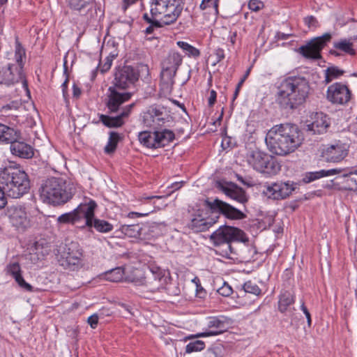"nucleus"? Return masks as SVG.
Returning a JSON list of instances; mask_svg holds the SVG:
<instances>
[{
	"mask_svg": "<svg viewBox=\"0 0 357 357\" xmlns=\"http://www.w3.org/2000/svg\"><path fill=\"white\" fill-rule=\"evenodd\" d=\"M177 45L184 50L189 56L198 57L200 55V52L196 47L190 45L184 41H178Z\"/></svg>",
	"mask_w": 357,
	"mask_h": 357,
	"instance_id": "42",
	"label": "nucleus"
},
{
	"mask_svg": "<svg viewBox=\"0 0 357 357\" xmlns=\"http://www.w3.org/2000/svg\"><path fill=\"white\" fill-rule=\"evenodd\" d=\"M214 54L215 56V61L213 63V65H215L217 63H219L225 58L224 50L221 48L215 50Z\"/></svg>",
	"mask_w": 357,
	"mask_h": 357,
	"instance_id": "53",
	"label": "nucleus"
},
{
	"mask_svg": "<svg viewBox=\"0 0 357 357\" xmlns=\"http://www.w3.org/2000/svg\"><path fill=\"white\" fill-rule=\"evenodd\" d=\"M331 34L326 33L321 36L312 39L305 45L299 48V52L305 58L310 59H319L321 51L331 39Z\"/></svg>",
	"mask_w": 357,
	"mask_h": 357,
	"instance_id": "11",
	"label": "nucleus"
},
{
	"mask_svg": "<svg viewBox=\"0 0 357 357\" xmlns=\"http://www.w3.org/2000/svg\"><path fill=\"white\" fill-rule=\"evenodd\" d=\"M82 93L81 89L76 84H73V96L76 98H78Z\"/></svg>",
	"mask_w": 357,
	"mask_h": 357,
	"instance_id": "60",
	"label": "nucleus"
},
{
	"mask_svg": "<svg viewBox=\"0 0 357 357\" xmlns=\"http://www.w3.org/2000/svg\"><path fill=\"white\" fill-rule=\"evenodd\" d=\"M340 172L341 169H331L328 170L322 169L319 172H309L305 176L303 181L305 183H310L316 179H319L324 176L334 175Z\"/></svg>",
	"mask_w": 357,
	"mask_h": 357,
	"instance_id": "34",
	"label": "nucleus"
},
{
	"mask_svg": "<svg viewBox=\"0 0 357 357\" xmlns=\"http://www.w3.org/2000/svg\"><path fill=\"white\" fill-rule=\"evenodd\" d=\"M153 130L155 134L157 149L165 146L174 139V133L170 130L160 128Z\"/></svg>",
	"mask_w": 357,
	"mask_h": 357,
	"instance_id": "30",
	"label": "nucleus"
},
{
	"mask_svg": "<svg viewBox=\"0 0 357 357\" xmlns=\"http://www.w3.org/2000/svg\"><path fill=\"white\" fill-rule=\"evenodd\" d=\"M346 189L357 192V170L343 174Z\"/></svg>",
	"mask_w": 357,
	"mask_h": 357,
	"instance_id": "37",
	"label": "nucleus"
},
{
	"mask_svg": "<svg viewBox=\"0 0 357 357\" xmlns=\"http://www.w3.org/2000/svg\"><path fill=\"white\" fill-rule=\"evenodd\" d=\"M5 195L6 194L3 188H1V187L0 186V209L3 208L7 203Z\"/></svg>",
	"mask_w": 357,
	"mask_h": 357,
	"instance_id": "55",
	"label": "nucleus"
},
{
	"mask_svg": "<svg viewBox=\"0 0 357 357\" xmlns=\"http://www.w3.org/2000/svg\"><path fill=\"white\" fill-rule=\"evenodd\" d=\"M150 274L145 277L144 278H133L132 280H129L131 282L134 283L135 285H146L151 291H155L159 289L162 286L161 284H155V286H151V280L153 279L156 282H160L162 279H164L165 273L164 271L159 267L152 266L149 269Z\"/></svg>",
	"mask_w": 357,
	"mask_h": 357,
	"instance_id": "20",
	"label": "nucleus"
},
{
	"mask_svg": "<svg viewBox=\"0 0 357 357\" xmlns=\"http://www.w3.org/2000/svg\"><path fill=\"white\" fill-rule=\"evenodd\" d=\"M353 46V43L347 39H341L333 43L335 49L340 50L349 55L356 54V50L354 49Z\"/></svg>",
	"mask_w": 357,
	"mask_h": 357,
	"instance_id": "35",
	"label": "nucleus"
},
{
	"mask_svg": "<svg viewBox=\"0 0 357 357\" xmlns=\"http://www.w3.org/2000/svg\"><path fill=\"white\" fill-rule=\"evenodd\" d=\"M20 138V132L14 128L0 123V144H9Z\"/></svg>",
	"mask_w": 357,
	"mask_h": 357,
	"instance_id": "31",
	"label": "nucleus"
},
{
	"mask_svg": "<svg viewBox=\"0 0 357 357\" xmlns=\"http://www.w3.org/2000/svg\"><path fill=\"white\" fill-rule=\"evenodd\" d=\"M330 119L322 112H317L313 121L307 125V130L312 131L313 134H323L326 132L330 126Z\"/></svg>",
	"mask_w": 357,
	"mask_h": 357,
	"instance_id": "25",
	"label": "nucleus"
},
{
	"mask_svg": "<svg viewBox=\"0 0 357 357\" xmlns=\"http://www.w3.org/2000/svg\"><path fill=\"white\" fill-rule=\"evenodd\" d=\"M215 185L226 196L238 203L245 204L248 201L245 191L236 183L221 180L216 181Z\"/></svg>",
	"mask_w": 357,
	"mask_h": 357,
	"instance_id": "17",
	"label": "nucleus"
},
{
	"mask_svg": "<svg viewBox=\"0 0 357 357\" xmlns=\"http://www.w3.org/2000/svg\"><path fill=\"white\" fill-rule=\"evenodd\" d=\"M15 282L17 283V284L20 286V288L22 289L31 292L33 291V287L27 283L23 278L22 275H18L16 276V278L15 279Z\"/></svg>",
	"mask_w": 357,
	"mask_h": 357,
	"instance_id": "48",
	"label": "nucleus"
},
{
	"mask_svg": "<svg viewBox=\"0 0 357 357\" xmlns=\"http://www.w3.org/2000/svg\"><path fill=\"white\" fill-rule=\"evenodd\" d=\"M208 328H215V331H206L203 333H198L189 338H198V337H205L209 336H215L222 333L225 331V321L219 319L217 317H213L210 319L208 322Z\"/></svg>",
	"mask_w": 357,
	"mask_h": 357,
	"instance_id": "26",
	"label": "nucleus"
},
{
	"mask_svg": "<svg viewBox=\"0 0 357 357\" xmlns=\"http://www.w3.org/2000/svg\"><path fill=\"white\" fill-rule=\"evenodd\" d=\"M154 130L151 131H142L138 135V139L139 142L144 146L149 149H157L156 139Z\"/></svg>",
	"mask_w": 357,
	"mask_h": 357,
	"instance_id": "33",
	"label": "nucleus"
},
{
	"mask_svg": "<svg viewBox=\"0 0 357 357\" xmlns=\"http://www.w3.org/2000/svg\"><path fill=\"white\" fill-rule=\"evenodd\" d=\"M205 347V343L202 340H196L190 342L185 347V352L190 354L192 352L200 351Z\"/></svg>",
	"mask_w": 357,
	"mask_h": 357,
	"instance_id": "44",
	"label": "nucleus"
},
{
	"mask_svg": "<svg viewBox=\"0 0 357 357\" xmlns=\"http://www.w3.org/2000/svg\"><path fill=\"white\" fill-rule=\"evenodd\" d=\"M205 205L210 208L212 212H218L224 215L228 219L243 220L246 217L245 214L241 211L219 199H215L212 202L206 199Z\"/></svg>",
	"mask_w": 357,
	"mask_h": 357,
	"instance_id": "14",
	"label": "nucleus"
},
{
	"mask_svg": "<svg viewBox=\"0 0 357 357\" xmlns=\"http://www.w3.org/2000/svg\"><path fill=\"white\" fill-rule=\"evenodd\" d=\"M151 15L164 24L175 22L183 10L181 0H152Z\"/></svg>",
	"mask_w": 357,
	"mask_h": 357,
	"instance_id": "6",
	"label": "nucleus"
},
{
	"mask_svg": "<svg viewBox=\"0 0 357 357\" xmlns=\"http://www.w3.org/2000/svg\"><path fill=\"white\" fill-rule=\"evenodd\" d=\"M8 273L13 277L14 279L16 276L21 275V268L18 262L11 263L7 266Z\"/></svg>",
	"mask_w": 357,
	"mask_h": 357,
	"instance_id": "47",
	"label": "nucleus"
},
{
	"mask_svg": "<svg viewBox=\"0 0 357 357\" xmlns=\"http://www.w3.org/2000/svg\"><path fill=\"white\" fill-rule=\"evenodd\" d=\"M290 34H286L282 32H277L275 37L278 40H287L290 36Z\"/></svg>",
	"mask_w": 357,
	"mask_h": 357,
	"instance_id": "62",
	"label": "nucleus"
},
{
	"mask_svg": "<svg viewBox=\"0 0 357 357\" xmlns=\"http://www.w3.org/2000/svg\"><path fill=\"white\" fill-rule=\"evenodd\" d=\"M150 212H146V213H137V212H130L128 214V217L130 218H141L146 216L149 214Z\"/></svg>",
	"mask_w": 357,
	"mask_h": 357,
	"instance_id": "58",
	"label": "nucleus"
},
{
	"mask_svg": "<svg viewBox=\"0 0 357 357\" xmlns=\"http://www.w3.org/2000/svg\"><path fill=\"white\" fill-rule=\"evenodd\" d=\"M216 97H217L216 92L214 90H211L210 91V96L208 98V105L210 107H212L215 104V102L216 101Z\"/></svg>",
	"mask_w": 357,
	"mask_h": 357,
	"instance_id": "56",
	"label": "nucleus"
},
{
	"mask_svg": "<svg viewBox=\"0 0 357 357\" xmlns=\"http://www.w3.org/2000/svg\"><path fill=\"white\" fill-rule=\"evenodd\" d=\"M9 144H10V151L13 155L23 158H29L33 155L32 147L24 142L15 139Z\"/></svg>",
	"mask_w": 357,
	"mask_h": 357,
	"instance_id": "27",
	"label": "nucleus"
},
{
	"mask_svg": "<svg viewBox=\"0 0 357 357\" xmlns=\"http://www.w3.org/2000/svg\"><path fill=\"white\" fill-rule=\"evenodd\" d=\"M296 189L292 181H277L265 186L263 193L269 199L280 200L288 197Z\"/></svg>",
	"mask_w": 357,
	"mask_h": 357,
	"instance_id": "13",
	"label": "nucleus"
},
{
	"mask_svg": "<svg viewBox=\"0 0 357 357\" xmlns=\"http://www.w3.org/2000/svg\"><path fill=\"white\" fill-rule=\"evenodd\" d=\"M183 56L178 53L171 51L161 62V82L167 86L172 87L174 77L179 66L182 64Z\"/></svg>",
	"mask_w": 357,
	"mask_h": 357,
	"instance_id": "9",
	"label": "nucleus"
},
{
	"mask_svg": "<svg viewBox=\"0 0 357 357\" xmlns=\"http://www.w3.org/2000/svg\"><path fill=\"white\" fill-rule=\"evenodd\" d=\"M0 186L8 197L17 199L28 192L30 181L24 171L8 166L0 168Z\"/></svg>",
	"mask_w": 357,
	"mask_h": 357,
	"instance_id": "3",
	"label": "nucleus"
},
{
	"mask_svg": "<svg viewBox=\"0 0 357 357\" xmlns=\"http://www.w3.org/2000/svg\"><path fill=\"white\" fill-rule=\"evenodd\" d=\"M351 97V91L341 82L330 85L326 91V99L332 104L344 105L350 100Z\"/></svg>",
	"mask_w": 357,
	"mask_h": 357,
	"instance_id": "16",
	"label": "nucleus"
},
{
	"mask_svg": "<svg viewBox=\"0 0 357 357\" xmlns=\"http://www.w3.org/2000/svg\"><path fill=\"white\" fill-rule=\"evenodd\" d=\"M218 292L220 295L227 297L232 294L233 289L230 285L224 282L223 285L218 289Z\"/></svg>",
	"mask_w": 357,
	"mask_h": 357,
	"instance_id": "49",
	"label": "nucleus"
},
{
	"mask_svg": "<svg viewBox=\"0 0 357 357\" xmlns=\"http://www.w3.org/2000/svg\"><path fill=\"white\" fill-rule=\"evenodd\" d=\"M304 140L302 131L292 123H281L272 127L266 134V144L275 155H287L298 149Z\"/></svg>",
	"mask_w": 357,
	"mask_h": 357,
	"instance_id": "1",
	"label": "nucleus"
},
{
	"mask_svg": "<svg viewBox=\"0 0 357 357\" xmlns=\"http://www.w3.org/2000/svg\"><path fill=\"white\" fill-rule=\"evenodd\" d=\"M305 23L308 26L309 28L318 26L317 20L312 15L307 16L304 19Z\"/></svg>",
	"mask_w": 357,
	"mask_h": 357,
	"instance_id": "52",
	"label": "nucleus"
},
{
	"mask_svg": "<svg viewBox=\"0 0 357 357\" xmlns=\"http://www.w3.org/2000/svg\"><path fill=\"white\" fill-rule=\"evenodd\" d=\"M134 106L135 103L124 106V107L121 109V112L115 116L100 114V121L104 126L108 128L121 127L125 123V119H127L130 116Z\"/></svg>",
	"mask_w": 357,
	"mask_h": 357,
	"instance_id": "21",
	"label": "nucleus"
},
{
	"mask_svg": "<svg viewBox=\"0 0 357 357\" xmlns=\"http://www.w3.org/2000/svg\"><path fill=\"white\" fill-rule=\"evenodd\" d=\"M143 18L145 21L150 24V26L146 29V33L151 34L153 33L155 27H160L162 26V22L158 19H153L152 17H149L147 13H145L143 16Z\"/></svg>",
	"mask_w": 357,
	"mask_h": 357,
	"instance_id": "43",
	"label": "nucleus"
},
{
	"mask_svg": "<svg viewBox=\"0 0 357 357\" xmlns=\"http://www.w3.org/2000/svg\"><path fill=\"white\" fill-rule=\"evenodd\" d=\"M310 90V84L305 77H287L278 87V102L284 109H296L306 101Z\"/></svg>",
	"mask_w": 357,
	"mask_h": 357,
	"instance_id": "2",
	"label": "nucleus"
},
{
	"mask_svg": "<svg viewBox=\"0 0 357 357\" xmlns=\"http://www.w3.org/2000/svg\"><path fill=\"white\" fill-rule=\"evenodd\" d=\"M20 103H19L18 102H16V101H13L6 105H3L2 107H1V111L2 112H6L8 110H12V109H14V110H17L20 106Z\"/></svg>",
	"mask_w": 357,
	"mask_h": 357,
	"instance_id": "51",
	"label": "nucleus"
},
{
	"mask_svg": "<svg viewBox=\"0 0 357 357\" xmlns=\"http://www.w3.org/2000/svg\"><path fill=\"white\" fill-rule=\"evenodd\" d=\"M250 72V68L248 69L245 73V75L243 76V77L240 79L239 82L237 85H238V87H241L245 79L248 78L249 74Z\"/></svg>",
	"mask_w": 357,
	"mask_h": 357,
	"instance_id": "61",
	"label": "nucleus"
},
{
	"mask_svg": "<svg viewBox=\"0 0 357 357\" xmlns=\"http://www.w3.org/2000/svg\"><path fill=\"white\" fill-rule=\"evenodd\" d=\"M214 0H203L199 6L202 10H205L207 7L213 6Z\"/></svg>",
	"mask_w": 357,
	"mask_h": 357,
	"instance_id": "57",
	"label": "nucleus"
},
{
	"mask_svg": "<svg viewBox=\"0 0 357 357\" xmlns=\"http://www.w3.org/2000/svg\"><path fill=\"white\" fill-rule=\"evenodd\" d=\"M348 154V149L344 144H332L324 149L321 156L330 162H338L342 160Z\"/></svg>",
	"mask_w": 357,
	"mask_h": 357,
	"instance_id": "22",
	"label": "nucleus"
},
{
	"mask_svg": "<svg viewBox=\"0 0 357 357\" xmlns=\"http://www.w3.org/2000/svg\"><path fill=\"white\" fill-rule=\"evenodd\" d=\"M15 65H8L7 68L0 67V84L10 85L18 82L22 78V73L17 71Z\"/></svg>",
	"mask_w": 357,
	"mask_h": 357,
	"instance_id": "24",
	"label": "nucleus"
},
{
	"mask_svg": "<svg viewBox=\"0 0 357 357\" xmlns=\"http://www.w3.org/2000/svg\"><path fill=\"white\" fill-rule=\"evenodd\" d=\"M120 139L119 133L116 132H110L107 144L105 147V152L107 153H112L115 151L117 144Z\"/></svg>",
	"mask_w": 357,
	"mask_h": 357,
	"instance_id": "40",
	"label": "nucleus"
},
{
	"mask_svg": "<svg viewBox=\"0 0 357 357\" xmlns=\"http://www.w3.org/2000/svg\"><path fill=\"white\" fill-rule=\"evenodd\" d=\"M294 303L293 295L289 291H285L280 296L278 309L280 312L290 316L293 314V310H294L293 307Z\"/></svg>",
	"mask_w": 357,
	"mask_h": 357,
	"instance_id": "28",
	"label": "nucleus"
},
{
	"mask_svg": "<svg viewBox=\"0 0 357 357\" xmlns=\"http://www.w3.org/2000/svg\"><path fill=\"white\" fill-rule=\"evenodd\" d=\"M301 309H302L303 312H304V314H305V317H306L307 320V324L310 326L311 325L310 314L308 310L307 309V307L305 306V305L303 303L301 305Z\"/></svg>",
	"mask_w": 357,
	"mask_h": 357,
	"instance_id": "59",
	"label": "nucleus"
},
{
	"mask_svg": "<svg viewBox=\"0 0 357 357\" xmlns=\"http://www.w3.org/2000/svg\"><path fill=\"white\" fill-rule=\"evenodd\" d=\"M216 221L212 218H204L200 211H197V213L192 215L188 227L194 232H202L208 230Z\"/></svg>",
	"mask_w": 357,
	"mask_h": 357,
	"instance_id": "23",
	"label": "nucleus"
},
{
	"mask_svg": "<svg viewBox=\"0 0 357 357\" xmlns=\"http://www.w3.org/2000/svg\"><path fill=\"white\" fill-rule=\"evenodd\" d=\"M25 56V50L24 47L22 46L21 43L16 40L15 42V56L17 63H18V67L17 71L20 70L22 73V58Z\"/></svg>",
	"mask_w": 357,
	"mask_h": 357,
	"instance_id": "41",
	"label": "nucleus"
},
{
	"mask_svg": "<svg viewBox=\"0 0 357 357\" xmlns=\"http://www.w3.org/2000/svg\"><path fill=\"white\" fill-rule=\"evenodd\" d=\"M170 116L162 107L152 105L144 115V124L153 130L160 129L166 122H169Z\"/></svg>",
	"mask_w": 357,
	"mask_h": 357,
	"instance_id": "12",
	"label": "nucleus"
},
{
	"mask_svg": "<svg viewBox=\"0 0 357 357\" xmlns=\"http://www.w3.org/2000/svg\"><path fill=\"white\" fill-rule=\"evenodd\" d=\"M116 56L117 54H110L105 58L104 63H102L100 61L98 68L100 69L102 73H105L110 69L112 61Z\"/></svg>",
	"mask_w": 357,
	"mask_h": 357,
	"instance_id": "46",
	"label": "nucleus"
},
{
	"mask_svg": "<svg viewBox=\"0 0 357 357\" xmlns=\"http://www.w3.org/2000/svg\"><path fill=\"white\" fill-rule=\"evenodd\" d=\"M106 106L110 114L121 112L123 107L121 105L130 99L131 93L128 92L120 93L116 91L115 86H109L108 89Z\"/></svg>",
	"mask_w": 357,
	"mask_h": 357,
	"instance_id": "19",
	"label": "nucleus"
},
{
	"mask_svg": "<svg viewBox=\"0 0 357 357\" xmlns=\"http://www.w3.org/2000/svg\"><path fill=\"white\" fill-rule=\"evenodd\" d=\"M243 289L245 293L252 294L256 296L259 295L261 291L258 285L250 280L244 283Z\"/></svg>",
	"mask_w": 357,
	"mask_h": 357,
	"instance_id": "45",
	"label": "nucleus"
},
{
	"mask_svg": "<svg viewBox=\"0 0 357 357\" xmlns=\"http://www.w3.org/2000/svg\"><path fill=\"white\" fill-rule=\"evenodd\" d=\"M123 276V269L121 267L111 269L103 274V277L105 280L113 282L121 281Z\"/></svg>",
	"mask_w": 357,
	"mask_h": 357,
	"instance_id": "36",
	"label": "nucleus"
},
{
	"mask_svg": "<svg viewBox=\"0 0 357 357\" xmlns=\"http://www.w3.org/2000/svg\"><path fill=\"white\" fill-rule=\"evenodd\" d=\"M139 73L130 66H123L116 69L114 84L115 88L125 89L138 80Z\"/></svg>",
	"mask_w": 357,
	"mask_h": 357,
	"instance_id": "15",
	"label": "nucleus"
},
{
	"mask_svg": "<svg viewBox=\"0 0 357 357\" xmlns=\"http://www.w3.org/2000/svg\"><path fill=\"white\" fill-rule=\"evenodd\" d=\"M246 158L248 165L260 173L274 175L280 170V165L274 157L259 149L250 151Z\"/></svg>",
	"mask_w": 357,
	"mask_h": 357,
	"instance_id": "8",
	"label": "nucleus"
},
{
	"mask_svg": "<svg viewBox=\"0 0 357 357\" xmlns=\"http://www.w3.org/2000/svg\"><path fill=\"white\" fill-rule=\"evenodd\" d=\"M88 324L92 328H96L98 323V317L96 314L90 316L87 320Z\"/></svg>",
	"mask_w": 357,
	"mask_h": 357,
	"instance_id": "54",
	"label": "nucleus"
},
{
	"mask_svg": "<svg viewBox=\"0 0 357 357\" xmlns=\"http://www.w3.org/2000/svg\"><path fill=\"white\" fill-rule=\"evenodd\" d=\"M210 240L218 248L217 253L222 257L227 259H234L236 255V252L233 248L231 243L233 242L248 241V238L245 232L234 227L220 226L211 236Z\"/></svg>",
	"mask_w": 357,
	"mask_h": 357,
	"instance_id": "4",
	"label": "nucleus"
},
{
	"mask_svg": "<svg viewBox=\"0 0 357 357\" xmlns=\"http://www.w3.org/2000/svg\"><path fill=\"white\" fill-rule=\"evenodd\" d=\"M96 0H65L67 7L79 13L92 10Z\"/></svg>",
	"mask_w": 357,
	"mask_h": 357,
	"instance_id": "29",
	"label": "nucleus"
},
{
	"mask_svg": "<svg viewBox=\"0 0 357 357\" xmlns=\"http://www.w3.org/2000/svg\"><path fill=\"white\" fill-rule=\"evenodd\" d=\"M344 73V71L340 69L337 66H330L325 70V82L328 84L333 79L342 76Z\"/></svg>",
	"mask_w": 357,
	"mask_h": 357,
	"instance_id": "38",
	"label": "nucleus"
},
{
	"mask_svg": "<svg viewBox=\"0 0 357 357\" xmlns=\"http://www.w3.org/2000/svg\"><path fill=\"white\" fill-rule=\"evenodd\" d=\"M264 6L263 2L259 0H250L248 3L249 8L252 11H259Z\"/></svg>",
	"mask_w": 357,
	"mask_h": 357,
	"instance_id": "50",
	"label": "nucleus"
},
{
	"mask_svg": "<svg viewBox=\"0 0 357 357\" xmlns=\"http://www.w3.org/2000/svg\"><path fill=\"white\" fill-rule=\"evenodd\" d=\"M206 355L207 357H217V352L215 349H209L207 350Z\"/></svg>",
	"mask_w": 357,
	"mask_h": 357,
	"instance_id": "63",
	"label": "nucleus"
},
{
	"mask_svg": "<svg viewBox=\"0 0 357 357\" xmlns=\"http://www.w3.org/2000/svg\"><path fill=\"white\" fill-rule=\"evenodd\" d=\"M183 183V181L175 182L172 183L169 188H174V190H178L182 187Z\"/></svg>",
	"mask_w": 357,
	"mask_h": 357,
	"instance_id": "64",
	"label": "nucleus"
},
{
	"mask_svg": "<svg viewBox=\"0 0 357 357\" xmlns=\"http://www.w3.org/2000/svg\"><path fill=\"white\" fill-rule=\"evenodd\" d=\"M82 250L77 242L66 245L59 260L61 266L69 271H77L82 267Z\"/></svg>",
	"mask_w": 357,
	"mask_h": 357,
	"instance_id": "10",
	"label": "nucleus"
},
{
	"mask_svg": "<svg viewBox=\"0 0 357 357\" xmlns=\"http://www.w3.org/2000/svg\"><path fill=\"white\" fill-rule=\"evenodd\" d=\"M119 230L123 234L129 238H143V227L140 224L123 225Z\"/></svg>",
	"mask_w": 357,
	"mask_h": 357,
	"instance_id": "32",
	"label": "nucleus"
},
{
	"mask_svg": "<svg viewBox=\"0 0 357 357\" xmlns=\"http://www.w3.org/2000/svg\"><path fill=\"white\" fill-rule=\"evenodd\" d=\"M73 195V188L63 178H47L40 188L43 202L58 206L68 202Z\"/></svg>",
	"mask_w": 357,
	"mask_h": 357,
	"instance_id": "5",
	"label": "nucleus"
},
{
	"mask_svg": "<svg viewBox=\"0 0 357 357\" xmlns=\"http://www.w3.org/2000/svg\"><path fill=\"white\" fill-rule=\"evenodd\" d=\"M96 206V203L93 200L87 204H81L73 211L59 216L57 222L60 224H72L80 228L86 226L91 227Z\"/></svg>",
	"mask_w": 357,
	"mask_h": 357,
	"instance_id": "7",
	"label": "nucleus"
},
{
	"mask_svg": "<svg viewBox=\"0 0 357 357\" xmlns=\"http://www.w3.org/2000/svg\"><path fill=\"white\" fill-rule=\"evenodd\" d=\"M6 216L9 222L17 230L24 231L29 225L25 208L20 205H13L7 208Z\"/></svg>",
	"mask_w": 357,
	"mask_h": 357,
	"instance_id": "18",
	"label": "nucleus"
},
{
	"mask_svg": "<svg viewBox=\"0 0 357 357\" xmlns=\"http://www.w3.org/2000/svg\"><path fill=\"white\" fill-rule=\"evenodd\" d=\"M93 227L98 231L102 233H107L112 230L113 226L109 222L94 218H92V226Z\"/></svg>",
	"mask_w": 357,
	"mask_h": 357,
	"instance_id": "39",
	"label": "nucleus"
}]
</instances>
